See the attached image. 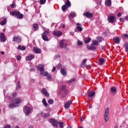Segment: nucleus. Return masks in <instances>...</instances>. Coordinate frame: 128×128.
Masks as SVG:
<instances>
[{
	"label": "nucleus",
	"instance_id": "nucleus-1",
	"mask_svg": "<svg viewBox=\"0 0 128 128\" xmlns=\"http://www.w3.org/2000/svg\"><path fill=\"white\" fill-rule=\"evenodd\" d=\"M22 102V100H20V98H14L12 100V104H10L9 105V108H16V106H18V105L19 104H20Z\"/></svg>",
	"mask_w": 128,
	"mask_h": 128
},
{
	"label": "nucleus",
	"instance_id": "nucleus-2",
	"mask_svg": "<svg viewBox=\"0 0 128 128\" xmlns=\"http://www.w3.org/2000/svg\"><path fill=\"white\" fill-rule=\"evenodd\" d=\"M50 122L52 124V126H58V124L60 125L59 126L60 128H64V122H58V121L54 119H50Z\"/></svg>",
	"mask_w": 128,
	"mask_h": 128
},
{
	"label": "nucleus",
	"instance_id": "nucleus-3",
	"mask_svg": "<svg viewBox=\"0 0 128 128\" xmlns=\"http://www.w3.org/2000/svg\"><path fill=\"white\" fill-rule=\"evenodd\" d=\"M10 16H16L17 18L22 20L24 18V14H20V12L18 11H12L10 12Z\"/></svg>",
	"mask_w": 128,
	"mask_h": 128
},
{
	"label": "nucleus",
	"instance_id": "nucleus-4",
	"mask_svg": "<svg viewBox=\"0 0 128 128\" xmlns=\"http://www.w3.org/2000/svg\"><path fill=\"white\" fill-rule=\"evenodd\" d=\"M49 34L50 30H47L42 34V38H43L44 40H48V34Z\"/></svg>",
	"mask_w": 128,
	"mask_h": 128
},
{
	"label": "nucleus",
	"instance_id": "nucleus-5",
	"mask_svg": "<svg viewBox=\"0 0 128 128\" xmlns=\"http://www.w3.org/2000/svg\"><path fill=\"white\" fill-rule=\"evenodd\" d=\"M110 112V108H106V109L105 110V112H104V120L105 122H108V120H109V118H108V114Z\"/></svg>",
	"mask_w": 128,
	"mask_h": 128
},
{
	"label": "nucleus",
	"instance_id": "nucleus-6",
	"mask_svg": "<svg viewBox=\"0 0 128 128\" xmlns=\"http://www.w3.org/2000/svg\"><path fill=\"white\" fill-rule=\"evenodd\" d=\"M108 22H110V24H114V22H116V18L114 16H108Z\"/></svg>",
	"mask_w": 128,
	"mask_h": 128
},
{
	"label": "nucleus",
	"instance_id": "nucleus-7",
	"mask_svg": "<svg viewBox=\"0 0 128 128\" xmlns=\"http://www.w3.org/2000/svg\"><path fill=\"white\" fill-rule=\"evenodd\" d=\"M116 88L114 86H112L110 88V96H116Z\"/></svg>",
	"mask_w": 128,
	"mask_h": 128
},
{
	"label": "nucleus",
	"instance_id": "nucleus-8",
	"mask_svg": "<svg viewBox=\"0 0 128 128\" xmlns=\"http://www.w3.org/2000/svg\"><path fill=\"white\" fill-rule=\"evenodd\" d=\"M42 74V76H46V78L48 80H52V76L48 74V72H43Z\"/></svg>",
	"mask_w": 128,
	"mask_h": 128
},
{
	"label": "nucleus",
	"instance_id": "nucleus-9",
	"mask_svg": "<svg viewBox=\"0 0 128 128\" xmlns=\"http://www.w3.org/2000/svg\"><path fill=\"white\" fill-rule=\"evenodd\" d=\"M37 70L40 72V74H42V72H44V67L43 64H39L37 66Z\"/></svg>",
	"mask_w": 128,
	"mask_h": 128
},
{
	"label": "nucleus",
	"instance_id": "nucleus-10",
	"mask_svg": "<svg viewBox=\"0 0 128 128\" xmlns=\"http://www.w3.org/2000/svg\"><path fill=\"white\" fill-rule=\"evenodd\" d=\"M31 110H32V108H30L28 106H26L24 108V112L26 116H28L30 114Z\"/></svg>",
	"mask_w": 128,
	"mask_h": 128
},
{
	"label": "nucleus",
	"instance_id": "nucleus-11",
	"mask_svg": "<svg viewBox=\"0 0 128 128\" xmlns=\"http://www.w3.org/2000/svg\"><path fill=\"white\" fill-rule=\"evenodd\" d=\"M54 36H58V38H60V36H61L62 34V32L60 30L58 31H54L53 32Z\"/></svg>",
	"mask_w": 128,
	"mask_h": 128
},
{
	"label": "nucleus",
	"instance_id": "nucleus-12",
	"mask_svg": "<svg viewBox=\"0 0 128 128\" xmlns=\"http://www.w3.org/2000/svg\"><path fill=\"white\" fill-rule=\"evenodd\" d=\"M59 46L62 48H66V41L64 40H62L60 41Z\"/></svg>",
	"mask_w": 128,
	"mask_h": 128
},
{
	"label": "nucleus",
	"instance_id": "nucleus-13",
	"mask_svg": "<svg viewBox=\"0 0 128 128\" xmlns=\"http://www.w3.org/2000/svg\"><path fill=\"white\" fill-rule=\"evenodd\" d=\"M82 26L80 24V23L76 24V30H78V32H82Z\"/></svg>",
	"mask_w": 128,
	"mask_h": 128
},
{
	"label": "nucleus",
	"instance_id": "nucleus-14",
	"mask_svg": "<svg viewBox=\"0 0 128 128\" xmlns=\"http://www.w3.org/2000/svg\"><path fill=\"white\" fill-rule=\"evenodd\" d=\"M12 42H22V39L20 36H14L13 38Z\"/></svg>",
	"mask_w": 128,
	"mask_h": 128
},
{
	"label": "nucleus",
	"instance_id": "nucleus-15",
	"mask_svg": "<svg viewBox=\"0 0 128 128\" xmlns=\"http://www.w3.org/2000/svg\"><path fill=\"white\" fill-rule=\"evenodd\" d=\"M41 92L46 96H50V94L48 92V90H46V89L43 88Z\"/></svg>",
	"mask_w": 128,
	"mask_h": 128
},
{
	"label": "nucleus",
	"instance_id": "nucleus-16",
	"mask_svg": "<svg viewBox=\"0 0 128 128\" xmlns=\"http://www.w3.org/2000/svg\"><path fill=\"white\" fill-rule=\"evenodd\" d=\"M83 16H86V18H92V14L89 12H86L85 13H84Z\"/></svg>",
	"mask_w": 128,
	"mask_h": 128
},
{
	"label": "nucleus",
	"instance_id": "nucleus-17",
	"mask_svg": "<svg viewBox=\"0 0 128 128\" xmlns=\"http://www.w3.org/2000/svg\"><path fill=\"white\" fill-rule=\"evenodd\" d=\"M60 90L62 92H64V94H66L68 92V90H66V86H62L60 88Z\"/></svg>",
	"mask_w": 128,
	"mask_h": 128
},
{
	"label": "nucleus",
	"instance_id": "nucleus-18",
	"mask_svg": "<svg viewBox=\"0 0 128 128\" xmlns=\"http://www.w3.org/2000/svg\"><path fill=\"white\" fill-rule=\"evenodd\" d=\"M33 50L35 54H40L42 52V50L39 48H36V47H34Z\"/></svg>",
	"mask_w": 128,
	"mask_h": 128
},
{
	"label": "nucleus",
	"instance_id": "nucleus-19",
	"mask_svg": "<svg viewBox=\"0 0 128 128\" xmlns=\"http://www.w3.org/2000/svg\"><path fill=\"white\" fill-rule=\"evenodd\" d=\"M96 94V92L94 91H88V96L89 98H92V96H94Z\"/></svg>",
	"mask_w": 128,
	"mask_h": 128
},
{
	"label": "nucleus",
	"instance_id": "nucleus-20",
	"mask_svg": "<svg viewBox=\"0 0 128 128\" xmlns=\"http://www.w3.org/2000/svg\"><path fill=\"white\" fill-rule=\"evenodd\" d=\"M0 38L2 42H6V36H4V33H1L0 34Z\"/></svg>",
	"mask_w": 128,
	"mask_h": 128
},
{
	"label": "nucleus",
	"instance_id": "nucleus-21",
	"mask_svg": "<svg viewBox=\"0 0 128 128\" xmlns=\"http://www.w3.org/2000/svg\"><path fill=\"white\" fill-rule=\"evenodd\" d=\"M34 58V55L30 54L26 57V60H32Z\"/></svg>",
	"mask_w": 128,
	"mask_h": 128
},
{
	"label": "nucleus",
	"instance_id": "nucleus-22",
	"mask_svg": "<svg viewBox=\"0 0 128 128\" xmlns=\"http://www.w3.org/2000/svg\"><path fill=\"white\" fill-rule=\"evenodd\" d=\"M72 104V101H68V102L64 104L65 108H70V106Z\"/></svg>",
	"mask_w": 128,
	"mask_h": 128
},
{
	"label": "nucleus",
	"instance_id": "nucleus-23",
	"mask_svg": "<svg viewBox=\"0 0 128 128\" xmlns=\"http://www.w3.org/2000/svg\"><path fill=\"white\" fill-rule=\"evenodd\" d=\"M60 72L62 74V76H66V69L62 68L60 70Z\"/></svg>",
	"mask_w": 128,
	"mask_h": 128
},
{
	"label": "nucleus",
	"instance_id": "nucleus-24",
	"mask_svg": "<svg viewBox=\"0 0 128 128\" xmlns=\"http://www.w3.org/2000/svg\"><path fill=\"white\" fill-rule=\"evenodd\" d=\"M114 40L116 44H120V40L118 37L114 38Z\"/></svg>",
	"mask_w": 128,
	"mask_h": 128
},
{
	"label": "nucleus",
	"instance_id": "nucleus-25",
	"mask_svg": "<svg viewBox=\"0 0 128 128\" xmlns=\"http://www.w3.org/2000/svg\"><path fill=\"white\" fill-rule=\"evenodd\" d=\"M65 6H68V8H70L71 6L70 2V0H66V2H65Z\"/></svg>",
	"mask_w": 128,
	"mask_h": 128
},
{
	"label": "nucleus",
	"instance_id": "nucleus-26",
	"mask_svg": "<svg viewBox=\"0 0 128 128\" xmlns=\"http://www.w3.org/2000/svg\"><path fill=\"white\" fill-rule=\"evenodd\" d=\"M104 64V58H99V64L102 65Z\"/></svg>",
	"mask_w": 128,
	"mask_h": 128
},
{
	"label": "nucleus",
	"instance_id": "nucleus-27",
	"mask_svg": "<svg viewBox=\"0 0 128 128\" xmlns=\"http://www.w3.org/2000/svg\"><path fill=\"white\" fill-rule=\"evenodd\" d=\"M87 48L88 50H96V46H87Z\"/></svg>",
	"mask_w": 128,
	"mask_h": 128
},
{
	"label": "nucleus",
	"instance_id": "nucleus-28",
	"mask_svg": "<svg viewBox=\"0 0 128 128\" xmlns=\"http://www.w3.org/2000/svg\"><path fill=\"white\" fill-rule=\"evenodd\" d=\"M106 6H112V0H107L106 2Z\"/></svg>",
	"mask_w": 128,
	"mask_h": 128
},
{
	"label": "nucleus",
	"instance_id": "nucleus-29",
	"mask_svg": "<svg viewBox=\"0 0 128 128\" xmlns=\"http://www.w3.org/2000/svg\"><path fill=\"white\" fill-rule=\"evenodd\" d=\"M18 50H26V46L19 45L18 46Z\"/></svg>",
	"mask_w": 128,
	"mask_h": 128
},
{
	"label": "nucleus",
	"instance_id": "nucleus-30",
	"mask_svg": "<svg viewBox=\"0 0 128 128\" xmlns=\"http://www.w3.org/2000/svg\"><path fill=\"white\" fill-rule=\"evenodd\" d=\"M33 28H34L35 30H38V24H34Z\"/></svg>",
	"mask_w": 128,
	"mask_h": 128
},
{
	"label": "nucleus",
	"instance_id": "nucleus-31",
	"mask_svg": "<svg viewBox=\"0 0 128 128\" xmlns=\"http://www.w3.org/2000/svg\"><path fill=\"white\" fill-rule=\"evenodd\" d=\"M86 60H86V58H85L84 60L82 62V66H84V68L86 67Z\"/></svg>",
	"mask_w": 128,
	"mask_h": 128
},
{
	"label": "nucleus",
	"instance_id": "nucleus-32",
	"mask_svg": "<svg viewBox=\"0 0 128 128\" xmlns=\"http://www.w3.org/2000/svg\"><path fill=\"white\" fill-rule=\"evenodd\" d=\"M124 48H125V52H128V42L125 43L124 45Z\"/></svg>",
	"mask_w": 128,
	"mask_h": 128
},
{
	"label": "nucleus",
	"instance_id": "nucleus-33",
	"mask_svg": "<svg viewBox=\"0 0 128 128\" xmlns=\"http://www.w3.org/2000/svg\"><path fill=\"white\" fill-rule=\"evenodd\" d=\"M74 16H76V13L74 12H71L69 15L70 18H74Z\"/></svg>",
	"mask_w": 128,
	"mask_h": 128
},
{
	"label": "nucleus",
	"instance_id": "nucleus-34",
	"mask_svg": "<svg viewBox=\"0 0 128 128\" xmlns=\"http://www.w3.org/2000/svg\"><path fill=\"white\" fill-rule=\"evenodd\" d=\"M91 40L92 39L90 38H86L84 40L85 44H88V43L90 42Z\"/></svg>",
	"mask_w": 128,
	"mask_h": 128
},
{
	"label": "nucleus",
	"instance_id": "nucleus-35",
	"mask_svg": "<svg viewBox=\"0 0 128 128\" xmlns=\"http://www.w3.org/2000/svg\"><path fill=\"white\" fill-rule=\"evenodd\" d=\"M6 24V19H4V20L3 21H2L0 22V24L1 26H4V24Z\"/></svg>",
	"mask_w": 128,
	"mask_h": 128
},
{
	"label": "nucleus",
	"instance_id": "nucleus-36",
	"mask_svg": "<svg viewBox=\"0 0 128 128\" xmlns=\"http://www.w3.org/2000/svg\"><path fill=\"white\" fill-rule=\"evenodd\" d=\"M92 44H94V46H98V42L96 40H93Z\"/></svg>",
	"mask_w": 128,
	"mask_h": 128
},
{
	"label": "nucleus",
	"instance_id": "nucleus-37",
	"mask_svg": "<svg viewBox=\"0 0 128 128\" xmlns=\"http://www.w3.org/2000/svg\"><path fill=\"white\" fill-rule=\"evenodd\" d=\"M68 6H66V5H64L62 6V10L63 11V12H65V10H66V8H68Z\"/></svg>",
	"mask_w": 128,
	"mask_h": 128
},
{
	"label": "nucleus",
	"instance_id": "nucleus-38",
	"mask_svg": "<svg viewBox=\"0 0 128 128\" xmlns=\"http://www.w3.org/2000/svg\"><path fill=\"white\" fill-rule=\"evenodd\" d=\"M20 89V82L18 81L17 83L16 90Z\"/></svg>",
	"mask_w": 128,
	"mask_h": 128
},
{
	"label": "nucleus",
	"instance_id": "nucleus-39",
	"mask_svg": "<svg viewBox=\"0 0 128 128\" xmlns=\"http://www.w3.org/2000/svg\"><path fill=\"white\" fill-rule=\"evenodd\" d=\"M42 102L44 106H48V103L46 102V99H43Z\"/></svg>",
	"mask_w": 128,
	"mask_h": 128
},
{
	"label": "nucleus",
	"instance_id": "nucleus-40",
	"mask_svg": "<svg viewBox=\"0 0 128 128\" xmlns=\"http://www.w3.org/2000/svg\"><path fill=\"white\" fill-rule=\"evenodd\" d=\"M46 0H40V4H44Z\"/></svg>",
	"mask_w": 128,
	"mask_h": 128
},
{
	"label": "nucleus",
	"instance_id": "nucleus-41",
	"mask_svg": "<svg viewBox=\"0 0 128 128\" xmlns=\"http://www.w3.org/2000/svg\"><path fill=\"white\" fill-rule=\"evenodd\" d=\"M48 104H54V100L52 99L49 100L48 101Z\"/></svg>",
	"mask_w": 128,
	"mask_h": 128
},
{
	"label": "nucleus",
	"instance_id": "nucleus-42",
	"mask_svg": "<svg viewBox=\"0 0 128 128\" xmlns=\"http://www.w3.org/2000/svg\"><path fill=\"white\" fill-rule=\"evenodd\" d=\"M78 46H82V41L78 40L77 42Z\"/></svg>",
	"mask_w": 128,
	"mask_h": 128
},
{
	"label": "nucleus",
	"instance_id": "nucleus-43",
	"mask_svg": "<svg viewBox=\"0 0 128 128\" xmlns=\"http://www.w3.org/2000/svg\"><path fill=\"white\" fill-rule=\"evenodd\" d=\"M122 38H128V34H123L122 35Z\"/></svg>",
	"mask_w": 128,
	"mask_h": 128
},
{
	"label": "nucleus",
	"instance_id": "nucleus-44",
	"mask_svg": "<svg viewBox=\"0 0 128 128\" xmlns=\"http://www.w3.org/2000/svg\"><path fill=\"white\" fill-rule=\"evenodd\" d=\"M76 82V78H72V80L68 81V84H70V82Z\"/></svg>",
	"mask_w": 128,
	"mask_h": 128
},
{
	"label": "nucleus",
	"instance_id": "nucleus-45",
	"mask_svg": "<svg viewBox=\"0 0 128 128\" xmlns=\"http://www.w3.org/2000/svg\"><path fill=\"white\" fill-rule=\"evenodd\" d=\"M16 60H22V56H20V55H18L16 57Z\"/></svg>",
	"mask_w": 128,
	"mask_h": 128
},
{
	"label": "nucleus",
	"instance_id": "nucleus-46",
	"mask_svg": "<svg viewBox=\"0 0 128 128\" xmlns=\"http://www.w3.org/2000/svg\"><path fill=\"white\" fill-rule=\"evenodd\" d=\"M97 40L100 42H102V37H98V38H97Z\"/></svg>",
	"mask_w": 128,
	"mask_h": 128
},
{
	"label": "nucleus",
	"instance_id": "nucleus-47",
	"mask_svg": "<svg viewBox=\"0 0 128 128\" xmlns=\"http://www.w3.org/2000/svg\"><path fill=\"white\" fill-rule=\"evenodd\" d=\"M12 96L13 98H16V96H17L16 92L13 93Z\"/></svg>",
	"mask_w": 128,
	"mask_h": 128
},
{
	"label": "nucleus",
	"instance_id": "nucleus-48",
	"mask_svg": "<svg viewBox=\"0 0 128 128\" xmlns=\"http://www.w3.org/2000/svg\"><path fill=\"white\" fill-rule=\"evenodd\" d=\"M56 68H57L60 70L62 68V64H58Z\"/></svg>",
	"mask_w": 128,
	"mask_h": 128
},
{
	"label": "nucleus",
	"instance_id": "nucleus-49",
	"mask_svg": "<svg viewBox=\"0 0 128 128\" xmlns=\"http://www.w3.org/2000/svg\"><path fill=\"white\" fill-rule=\"evenodd\" d=\"M10 6L12 8H14V7L16 6V4H10Z\"/></svg>",
	"mask_w": 128,
	"mask_h": 128
},
{
	"label": "nucleus",
	"instance_id": "nucleus-50",
	"mask_svg": "<svg viewBox=\"0 0 128 128\" xmlns=\"http://www.w3.org/2000/svg\"><path fill=\"white\" fill-rule=\"evenodd\" d=\"M84 117H80V121L82 122H84Z\"/></svg>",
	"mask_w": 128,
	"mask_h": 128
},
{
	"label": "nucleus",
	"instance_id": "nucleus-51",
	"mask_svg": "<svg viewBox=\"0 0 128 128\" xmlns=\"http://www.w3.org/2000/svg\"><path fill=\"white\" fill-rule=\"evenodd\" d=\"M4 128H10V125H6L4 126Z\"/></svg>",
	"mask_w": 128,
	"mask_h": 128
},
{
	"label": "nucleus",
	"instance_id": "nucleus-52",
	"mask_svg": "<svg viewBox=\"0 0 128 128\" xmlns=\"http://www.w3.org/2000/svg\"><path fill=\"white\" fill-rule=\"evenodd\" d=\"M117 16H118V18H120V16H122V13L121 12L118 13V14H117Z\"/></svg>",
	"mask_w": 128,
	"mask_h": 128
},
{
	"label": "nucleus",
	"instance_id": "nucleus-53",
	"mask_svg": "<svg viewBox=\"0 0 128 128\" xmlns=\"http://www.w3.org/2000/svg\"><path fill=\"white\" fill-rule=\"evenodd\" d=\"M56 71V67H54L53 68H52V72H55Z\"/></svg>",
	"mask_w": 128,
	"mask_h": 128
},
{
	"label": "nucleus",
	"instance_id": "nucleus-54",
	"mask_svg": "<svg viewBox=\"0 0 128 128\" xmlns=\"http://www.w3.org/2000/svg\"><path fill=\"white\" fill-rule=\"evenodd\" d=\"M102 50H106V46H103L102 47Z\"/></svg>",
	"mask_w": 128,
	"mask_h": 128
},
{
	"label": "nucleus",
	"instance_id": "nucleus-55",
	"mask_svg": "<svg viewBox=\"0 0 128 128\" xmlns=\"http://www.w3.org/2000/svg\"><path fill=\"white\" fill-rule=\"evenodd\" d=\"M125 20H128V16H126L124 17Z\"/></svg>",
	"mask_w": 128,
	"mask_h": 128
},
{
	"label": "nucleus",
	"instance_id": "nucleus-56",
	"mask_svg": "<svg viewBox=\"0 0 128 128\" xmlns=\"http://www.w3.org/2000/svg\"><path fill=\"white\" fill-rule=\"evenodd\" d=\"M30 70V72H34V68H32Z\"/></svg>",
	"mask_w": 128,
	"mask_h": 128
},
{
	"label": "nucleus",
	"instance_id": "nucleus-57",
	"mask_svg": "<svg viewBox=\"0 0 128 128\" xmlns=\"http://www.w3.org/2000/svg\"><path fill=\"white\" fill-rule=\"evenodd\" d=\"M124 20V19H122V18H120V22H122Z\"/></svg>",
	"mask_w": 128,
	"mask_h": 128
},
{
	"label": "nucleus",
	"instance_id": "nucleus-58",
	"mask_svg": "<svg viewBox=\"0 0 128 128\" xmlns=\"http://www.w3.org/2000/svg\"><path fill=\"white\" fill-rule=\"evenodd\" d=\"M4 54V52H1V54Z\"/></svg>",
	"mask_w": 128,
	"mask_h": 128
},
{
	"label": "nucleus",
	"instance_id": "nucleus-59",
	"mask_svg": "<svg viewBox=\"0 0 128 128\" xmlns=\"http://www.w3.org/2000/svg\"><path fill=\"white\" fill-rule=\"evenodd\" d=\"M62 28H66V26L63 25V26H62Z\"/></svg>",
	"mask_w": 128,
	"mask_h": 128
},
{
	"label": "nucleus",
	"instance_id": "nucleus-60",
	"mask_svg": "<svg viewBox=\"0 0 128 128\" xmlns=\"http://www.w3.org/2000/svg\"><path fill=\"white\" fill-rule=\"evenodd\" d=\"M3 32H6V28H4V29L3 30Z\"/></svg>",
	"mask_w": 128,
	"mask_h": 128
},
{
	"label": "nucleus",
	"instance_id": "nucleus-61",
	"mask_svg": "<svg viewBox=\"0 0 128 128\" xmlns=\"http://www.w3.org/2000/svg\"><path fill=\"white\" fill-rule=\"evenodd\" d=\"M68 128H72V126H69L68 127Z\"/></svg>",
	"mask_w": 128,
	"mask_h": 128
},
{
	"label": "nucleus",
	"instance_id": "nucleus-62",
	"mask_svg": "<svg viewBox=\"0 0 128 128\" xmlns=\"http://www.w3.org/2000/svg\"><path fill=\"white\" fill-rule=\"evenodd\" d=\"M78 128H82V126H80L78 127Z\"/></svg>",
	"mask_w": 128,
	"mask_h": 128
},
{
	"label": "nucleus",
	"instance_id": "nucleus-63",
	"mask_svg": "<svg viewBox=\"0 0 128 128\" xmlns=\"http://www.w3.org/2000/svg\"><path fill=\"white\" fill-rule=\"evenodd\" d=\"M90 108H92V107L90 106Z\"/></svg>",
	"mask_w": 128,
	"mask_h": 128
},
{
	"label": "nucleus",
	"instance_id": "nucleus-64",
	"mask_svg": "<svg viewBox=\"0 0 128 128\" xmlns=\"http://www.w3.org/2000/svg\"><path fill=\"white\" fill-rule=\"evenodd\" d=\"M90 108H92V107L90 106Z\"/></svg>",
	"mask_w": 128,
	"mask_h": 128
}]
</instances>
